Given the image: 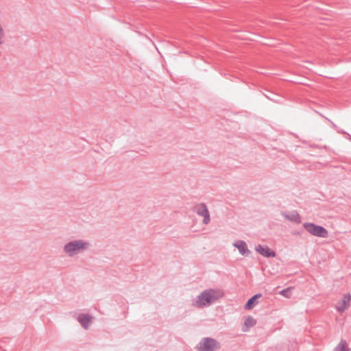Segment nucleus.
<instances>
[{"mask_svg": "<svg viewBox=\"0 0 351 351\" xmlns=\"http://www.w3.org/2000/svg\"><path fill=\"white\" fill-rule=\"evenodd\" d=\"M256 304H257L256 300L254 299V298L252 297L251 298H250L247 300V303L245 304V309H251L253 307H254Z\"/></svg>", "mask_w": 351, "mask_h": 351, "instance_id": "nucleus-12", "label": "nucleus"}, {"mask_svg": "<svg viewBox=\"0 0 351 351\" xmlns=\"http://www.w3.org/2000/svg\"><path fill=\"white\" fill-rule=\"evenodd\" d=\"M193 211L198 215L204 217L203 223L206 225L210 221V217L209 210L204 203L197 204L194 206Z\"/></svg>", "mask_w": 351, "mask_h": 351, "instance_id": "nucleus-5", "label": "nucleus"}, {"mask_svg": "<svg viewBox=\"0 0 351 351\" xmlns=\"http://www.w3.org/2000/svg\"><path fill=\"white\" fill-rule=\"evenodd\" d=\"M350 350L347 348V343L346 340L341 339L339 344L334 348V351H350Z\"/></svg>", "mask_w": 351, "mask_h": 351, "instance_id": "nucleus-11", "label": "nucleus"}, {"mask_svg": "<svg viewBox=\"0 0 351 351\" xmlns=\"http://www.w3.org/2000/svg\"><path fill=\"white\" fill-rule=\"evenodd\" d=\"M3 36V29L1 26V25L0 24V45H1L3 41L2 40V37Z\"/></svg>", "mask_w": 351, "mask_h": 351, "instance_id": "nucleus-15", "label": "nucleus"}, {"mask_svg": "<svg viewBox=\"0 0 351 351\" xmlns=\"http://www.w3.org/2000/svg\"><path fill=\"white\" fill-rule=\"evenodd\" d=\"M350 300L351 295L350 294L344 295L342 301L339 303L338 306H337V310L341 313L345 311V310L347 309L350 306Z\"/></svg>", "mask_w": 351, "mask_h": 351, "instance_id": "nucleus-10", "label": "nucleus"}, {"mask_svg": "<svg viewBox=\"0 0 351 351\" xmlns=\"http://www.w3.org/2000/svg\"><path fill=\"white\" fill-rule=\"evenodd\" d=\"M303 227L309 234L315 237L321 238H326L328 237V230L321 226L316 225L313 223L306 222L303 223Z\"/></svg>", "mask_w": 351, "mask_h": 351, "instance_id": "nucleus-3", "label": "nucleus"}, {"mask_svg": "<svg viewBox=\"0 0 351 351\" xmlns=\"http://www.w3.org/2000/svg\"><path fill=\"white\" fill-rule=\"evenodd\" d=\"M220 343L211 337H204L199 343V351H215L220 349Z\"/></svg>", "mask_w": 351, "mask_h": 351, "instance_id": "nucleus-4", "label": "nucleus"}, {"mask_svg": "<svg viewBox=\"0 0 351 351\" xmlns=\"http://www.w3.org/2000/svg\"><path fill=\"white\" fill-rule=\"evenodd\" d=\"M255 250L264 257H275L276 253L267 245H262L261 244L257 245L255 247Z\"/></svg>", "mask_w": 351, "mask_h": 351, "instance_id": "nucleus-6", "label": "nucleus"}, {"mask_svg": "<svg viewBox=\"0 0 351 351\" xmlns=\"http://www.w3.org/2000/svg\"><path fill=\"white\" fill-rule=\"evenodd\" d=\"M232 245L237 248L239 253L243 256H247L250 254V250L247 248L246 243L243 240L236 241Z\"/></svg>", "mask_w": 351, "mask_h": 351, "instance_id": "nucleus-7", "label": "nucleus"}, {"mask_svg": "<svg viewBox=\"0 0 351 351\" xmlns=\"http://www.w3.org/2000/svg\"><path fill=\"white\" fill-rule=\"evenodd\" d=\"M90 247V243L85 239H73L66 242L62 247L63 253L68 257H75L84 253Z\"/></svg>", "mask_w": 351, "mask_h": 351, "instance_id": "nucleus-2", "label": "nucleus"}, {"mask_svg": "<svg viewBox=\"0 0 351 351\" xmlns=\"http://www.w3.org/2000/svg\"><path fill=\"white\" fill-rule=\"evenodd\" d=\"M223 294V291L219 289H206L193 301L192 305L199 308L208 306L222 298Z\"/></svg>", "mask_w": 351, "mask_h": 351, "instance_id": "nucleus-1", "label": "nucleus"}, {"mask_svg": "<svg viewBox=\"0 0 351 351\" xmlns=\"http://www.w3.org/2000/svg\"><path fill=\"white\" fill-rule=\"evenodd\" d=\"M261 293H257L256 295H254V296H252L253 298H254V299L256 300L257 298H259L261 297Z\"/></svg>", "mask_w": 351, "mask_h": 351, "instance_id": "nucleus-16", "label": "nucleus"}, {"mask_svg": "<svg viewBox=\"0 0 351 351\" xmlns=\"http://www.w3.org/2000/svg\"><path fill=\"white\" fill-rule=\"evenodd\" d=\"M281 215L291 222H293L298 224L300 223L302 221L301 217L296 210H293L290 213L282 212Z\"/></svg>", "mask_w": 351, "mask_h": 351, "instance_id": "nucleus-8", "label": "nucleus"}, {"mask_svg": "<svg viewBox=\"0 0 351 351\" xmlns=\"http://www.w3.org/2000/svg\"><path fill=\"white\" fill-rule=\"evenodd\" d=\"M291 288L289 287L280 291V294L285 298H289L291 297L290 291Z\"/></svg>", "mask_w": 351, "mask_h": 351, "instance_id": "nucleus-14", "label": "nucleus"}, {"mask_svg": "<svg viewBox=\"0 0 351 351\" xmlns=\"http://www.w3.org/2000/svg\"><path fill=\"white\" fill-rule=\"evenodd\" d=\"M256 324V320L249 316L247 318H246V319L245 320V325L247 327V328H250V327H252L253 326H254Z\"/></svg>", "mask_w": 351, "mask_h": 351, "instance_id": "nucleus-13", "label": "nucleus"}, {"mask_svg": "<svg viewBox=\"0 0 351 351\" xmlns=\"http://www.w3.org/2000/svg\"><path fill=\"white\" fill-rule=\"evenodd\" d=\"M77 319L84 329H88L92 322L93 317L88 314L80 313Z\"/></svg>", "mask_w": 351, "mask_h": 351, "instance_id": "nucleus-9", "label": "nucleus"}]
</instances>
